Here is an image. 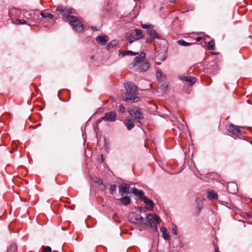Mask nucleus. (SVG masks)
<instances>
[{"mask_svg":"<svg viewBox=\"0 0 252 252\" xmlns=\"http://www.w3.org/2000/svg\"><path fill=\"white\" fill-rule=\"evenodd\" d=\"M125 87L126 92L123 96L124 100L131 103L138 102L140 100V98L137 96L138 93L137 87L134 83L131 82H127L125 85Z\"/></svg>","mask_w":252,"mask_h":252,"instance_id":"obj_1","label":"nucleus"},{"mask_svg":"<svg viewBox=\"0 0 252 252\" xmlns=\"http://www.w3.org/2000/svg\"><path fill=\"white\" fill-rule=\"evenodd\" d=\"M145 54L141 52L138 56L136 57L132 63L129 65L130 68L135 67L136 71L138 72H146L150 68V64L148 61H144Z\"/></svg>","mask_w":252,"mask_h":252,"instance_id":"obj_2","label":"nucleus"},{"mask_svg":"<svg viewBox=\"0 0 252 252\" xmlns=\"http://www.w3.org/2000/svg\"><path fill=\"white\" fill-rule=\"evenodd\" d=\"M72 10L71 9H68L66 13L64 14V18L67 20L74 30L78 32H81L84 29V26L77 17L70 16Z\"/></svg>","mask_w":252,"mask_h":252,"instance_id":"obj_3","label":"nucleus"},{"mask_svg":"<svg viewBox=\"0 0 252 252\" xmlns=\"http://www.w3.org/2000/svg\"><path fill=\"white\" fill-rule=\"evenodd\" d=\"M144 37V34L140 29H133L126 33L125 38L130 44L135 40H139Z\"/></svg>","mask_w":252,"mask_h":252,"instance_id":"obj_4","label":"nucleus"},{"mask_svg":"<svg viewBox=\"0 0 252 252\" xmlns=\"http://www.w3.org/2000/svg\"><path fill=\"white\" fill-rule=\"evenodd\" d=\"M145 220L146 222H144V224H148L150 228L154 229V231H158V227L155 223H159L160 219L157 215L148 214Z\"/></svg>","mask_w":252,"mask_h":252,"instance_id":"obj_5","label":"nucleus"},{"mask_svg":"<svg viewBox=\"0 0 252 252\" xmlns=\"http://www.w3.org/2000/svg\"><path fill=\"white\" fill-rule=\"evenodd\" d=\"M129 115L137 119H142L144 117L141 110L138 107L130 108L129 110Z\"/></svg>","mask_w":252,"mask_h":252,"instance_id":"obj_6","label":"nucleus"},{"mask_svg":"<svg viewBox=\"0 0 252 252\" xmlns=\"http://www.w3.org/2000/svg\"><path fill=\"white\" fill-rule=\"evenodd\" d=\"M18 12V10L16 8H12L9 10V15L10 17H13L14 16V14H16V12ZM12 22L14 24H23L26 23V21L25 20L22 19V20H18L16 19L14 20L13 18H11Z\"/></svg>","mask_w":252,"mask_h":252,"instance_id":"obj_7","label":"nucleus"},{"mask_svg":"<svg viewBox=\"0 0 252 252\" xmlns=\"http://www.w3.org/2000/svg\"><path fill=\"white\" fill-rule=\"evenodd\" d=\"M118 188L119 193L121 196H124L126 193L130 192L129 191L130 186L126 183H122Z\"/></svg>","mask_w":252,"mask_h":252,"instance_id":"obj_8","label":"nucleus"},{"mask_svg":"<svg viewBox=\"0 0 252 252\" xmlns=\"http://www.w3.org/2000/svg\"><path fill=\"white\" fill-rule=\"evenodd\" d=\"M116 114L113 111H111L105 113L104 117H102L101 119L106 121L114 122L116 120Z\"/></svg>","mask_w":252,"mask_h":252,"instance_id":"obj_9","label":"nucleus"},{"mask_svg":"<svg viewBox=\"0 0 252 252\" xmlns=\"http://www.w3.org/2000/svg\"><path fill=\"white\" fill-rule=\"evenodd\" d=\"M131 219H134L133 221L134 223H144L145 220L141 215L136 214V213H132L131 214Z\"/></svg>","mask_w":252,"mask_h":252,"instance_id":"obj_10","label":"nucleus"},{"mask_svg":"<svg viewBox=\"0 0 252 252\" xmlns=\"http://www.w3.org/2000/svg\"><path fill=\"white\" fill-rule=\"evenodd\" d=\"M144 203L146 204L145 207L147 210L152 211L154 209V204L153 201L147 197H144L143 198Z\"/></svg>","mask_w":252,"mask_h":252,"instance_id":"obj_11","label":"nucleus"},{"mask_svg":"<svg viewBox=\"0 0 252 252\" xmlns=\"http://www.w3.org/2000/svg\"><path fill=\"white\" fill-rule=\"evenodd\" d=\"M228 131L235 135L241 134V131L236 126L233 125H230L227 129Z\"/></svg>","mask_w":252,"mask_h":252,"instance_id":"obj_12","label":"nucleus"},{"mask_svg":"<svg viewBox=\"0 0 252 252\" xmlns=\"http://www.w3.org/2000/svg\"><path fill=\"white\" fill-rule=\"evenodd\" d=\"M96 40L98 43L104 45L109 40V37L107 35L98 36L96 37Z\"/></svg>","mask_w":252,"mask_h":252,"instance_id":"obj_13","label":"nucleus"},{"mask_svg":"<svg viewBox=\"0 0 252 252\" xmlns=\"http://www.w3.org/2000/svg\"><path fill=\"white\" fill-rule=\"evenodd\" d=\"M180 79L182 80L186 81V82H189L190 85H192L195 82L196 79L193 76H180Z\"/></svg>","mask_w":252,"mask_h":252,"instance_id":"obj_14","label":"nucleus"},{"mask_svg":"<svg viewBox=\"0 0 252 252\" xmlns=\"http://www.w3.org/2000/svg\"><path fill=\"white\" fill-rule=\"evenodd\" d=\"M227 189L229 192L232 194L235 193L237 190V186L235 183L229 184L227 187Z\"/></svg>","mask_w":252,"mask_h":252,"instance_id":"obj_15","label":"nucleus"},{"mask_svg":"<svg viewBox=\"0 0 252 252\" xmlns=\"http://www.w3.org/2000/svg\"><path fill=\"white\" fill-rule=\"evenodd\" d=\"M150 36L156 39H161L160 36L157 32L156 30L154 29H149L147 32Z\"/></svg>","mask_w":252,"mask_h":252,"instance_id":"obj_16","label":"nucleus"},{"mask_svg":"<svg viewBox=\"0 0 252 252\" xmlns=\"http://www.w3.org/2000/svg\"><path fill=\"white\" fill-rule=\"evenodd\" d=\"M123 197L120 199L121 203L125 206H127L131 202V198L127 196H123Z\"/></svg>","mask_w":252,"mask_h":252,"instance_id":"obj_17","label":"nucleus"},{"mask_svg":"<svg viewBox=\"0 0 252 252\" xmlns=\"http://www.w3.org/2000/svg\"><path fill=\"white\" fill-rule=\"evenodd\" d=\"M124 124L128 130H130L134 126L133 122L130 119H127L126 120H125Z\"/></svg>","mask_w":252,"mask_h":252,"instance_id":"obj_18","label":"nucleus"},{"mask_svg":"<svg viewBox=\"0 0 252 252\" xmlns=\"http://www.w3.org/2000/svg\"><path fill=\"white\" fill-rule=\"evenodd\" d=\"M138 54V52H134L132 51L126 50L120 52L119 55H121L122 57H124L126 55L135 56Z\"/></svg>","mask_w":252,"mask_h":252,"instance_id":"obj_19","label":"nucleus"},{"mask_svg":"<svg viewBox=\"0 0 252 252\" xmlns=\"http://www.w3.org/2000/svg\"><path fill=\"white\" fill-rule=\"evenodd\" d=\"M208 198H209V200H212L213 199L218 198V194L214 191L211 190L208 191Z\"/></svg>","mask_w":252,"mask_h":252,"instance_id":"obj_20","label":"nucleus"},{"mask_svg":"<svg viewBox=\"0 0 252 252\" xmlns=\"http://www.w3.org/2000/svg\"><path fill=\"white\" fill-rule=\"evenodd\" d=\"M40 15L42 17L48 18L50 19H51L54 17V16L52 14L47 12L46 11H42L40 13Z\"/></svg>","mask_w":252,"mask_h":252,"instance_id":"obj_21","label":"nucleus"},{"mask_svg":"<svg viewBox=\"0 0 252 252\" xmlns=\"http://www.w3.org/2000/svg\"><path fill=\"white\" fill-rule=\"evenodd\" d=\"M156 77L158 79L161 80L162 81L164 80L165 76L163 74L162 71L160 69H158L156 72Z\"/></svg>","mask_w":252,"mask_h":252,"instance_id":"obj_22","label":"nucleus"},{"mask_svg":"<svg viewBox=\"0 0 252 252\" xmlns=\"http://www.w3.org/2000/svg\"><path fill=\"white\" fill-rule=\"evenodd\" d=\"M119 44V41L117 40H112L111 42H110L107 45L108 49L110 48H113L116 46H117Z\"/></svg>","mask_w":252,"mask_h":252,"instance_id":"obj_23","label":"nucleus"},{"mask_svg":"<svg viewBox=\"0 0 252 252\" xmlns=\"http://www.w3.org/2000/svg\"><path fill=\"white\" fill-rule=\"evenodd\" d=\"M69 8H66L63 7V6H59L57 8L56 10L59 11L61 13H63V16H64V14L65 13H66L67 10Z\"/></svg>","mask_w":252,"mask_h":252,"instance_id":"obj_24","label":"nucleus"},{"mask_svg":"<svg viewBox=\"0 0 252 252\" xmlns=\"http://www.w3.org/2000/svg\"><path fill=\"white\" fill-rule=\"evenodd\" d=\"M178 43L181 46H188L192 44L191 43L187 42L183 39L179 40Z\"/></svg>","mask_w":252,"mask_h":252,"instance_id":"obj_25","label":"nucleus"},{"mask_svg":"<svg viewBox=\"0 0 252 252\" xmlns=\"http://www.w3.org/2000/svg\"><path fill=\"white\" fill-rule=\"evenodd\" d=\"M137 195H138L139 198L142 201H143V198H144V197H146L145 196H144V192L142 190H139L137 193Z\"/></svg>","mask_w":252,"mask_h":252,"instance_id":"obj_26","label":"nucleus"},{"mask_svg":"<svg viewBox=\"0 0 252 252\" xmlns=\"http://www.w3.org/2000/svg\"><path fill=\"white\" fill-rule=\"evenodd\" d=\"M116 189H117V186L116 185H115L114 184L111 185L110 186V188H109V190L110 191V193L111 194H113L116 191Z\"/></svg>","mask_w":252,"mask_h":252,"instance_id":"obj_27","label":"nucleus"},{"mask_svg":"<svg viewBox=\"0 0 252 252\" xmlns=\"http://www.w3.org/2000/svg\"><path fill=\"white\" fill-rule=\"evenodd\" d=\"M141 26L143 29H150L154 28V26L150 24H142Z\"/></svg>","mask_w":252,"mask_h":252,"instance_id":"obj_28","label":"nucleus"},{"mask_svg":"<svg viewBox=\"0 0 252 252\" xmlns=\"http://www.w3.org/2000/svg\"><path fill=\"white\" fill-rule=\"evenodd\" d=\"M207 48L209 50H213L214 49V44L211 42H208L207 44Z\"/></svg>","mask_w":252,"mask_h":252,"instance_id":"obj_29","label":"nucleus"},{"mask_svg":"<svg viewBox=\"0 0 252 252\" xmlns=\"http://www.w3.org/2000/svg\"><path fill=\"white\" fill-rule=\"evenodd\" d=\"M204 200H205V198H203V199H200V200L199 198H197V202L198 203V205L197 206V208H198L199 211H200L201 210V207H202V205H200V204H199V202L200 201L201 202Z\"/></svg>","mask_w":252,"mask_h":252,"instance_id":"obj_30","label":"nucleus"},{"mask_svg":"<svg viewBox=\"0 0 252 252\" xmlns=\"http://www.w3.org/2000/svg\"><path fill=\"white\" fill-rule=\"evenodd\" d=\"M162 237L165 240H169L170 239V236L168 235L167 232H165L162 234Z\"/></svg>","mask_w":252,"mask_h":252,"instance_id":"obj_31","label":"nucleus"},{"mask_svg":"<svg viewBox=\"0 0 252 252\" xmlns=\"http://www.w3.org/2000/svg\"><path fill=\"white\" fill-rule=\"evenodd\" d=\"M154 39H155L149 36V37L146 39V42L147 43H150L152 42H153L154 40Z\"/></svg>","mask_w":252,"mask_h":252,"instance_id":"obj_32","label":"nucleus"},{"mask_svg":"<svg viewBox=\"0 0 252 252\" xmlns=\"http://www.w3.org/2000/svg\"><path fill=\"white\" fill-rule=\"evenodd\" d=\"M43 252H51V248L49 246L44 247Z\"/></svg>","mask_w":252,"mask_h":252,"instance_id":"obj_33","label":"nucleus"},{"mask_svg":"<svg viewBox=\"0 0 252 252\" xmlns=\"http://www.w3.org/2000/svg\"><path fill=\"white\" fill-rule=\"evenodd\" d=\"M95 182L99 185H102L103 184V181L100 178H97Z\"/></svg>","mask_w":252,"mask_h":252,"instance_id":"obj_34","label":"nucleus"},{"mask_svg":"<svg viewBox=\"0 0 252 252\" xmlns=\"http://www.w3.org/2000/svg\"><path fill=\"white\" fill-rule=\"evenodd\" d=\"M119 111L120 112H121L122 113H124L125 111V108L123 105H120Z\"/></svg>","mask_w":252,"mask_h":252,"instance_id":"obj_35","label":"nucleus"},{"mask_svg":"<svg viewBox=\"0 0 252 252\" xmlns=\"http://www.w3.org/2000/svg\"><path fill=\"white\" fill-rule=\"evenodd\" d=\"M172 232L174 235H177V234H178L177 228L176 227L173 228L172 229Z\"/></svg>","mask_w":252,"mask_h":252,"instance_id":"obj_36","label":"nucleus"},{"mask_svg":"<svg viewBox=\"0 0 252 252\" xmlns=\"http://www.w3.org/2000/svg\"><path fill=\"white\" fill-rule=\"evenodd\" d=\"M160 230L161 232H162V234L165 232H167V229L165 227H161L160 228Z\"/></svg>","mask_w":252,"mask_h":252,"instance_id":"obj_37","label":"nucleus"},{"mask_svg":"<svg viewBox=\"0 0 252 252\" xmlns=\"http://www.w3.org/2000/svg\"><path fill=\"white\" fill-rule=\"evenodd\" d=\"M11 249H14V252H15L17 250V247L15 246V245L14 246L11 245L8 250V252H9Z\"/></svg>","mask_w":252,"mask_h":252,"instance_id":"obj_38","label":"nucleus"},{"mask_svg":"<svg viewBox=\"0 0 252 252\" xmlns=\"http://www.w3.org/2000/svg\"><path fill=\"white\" fill-rule=\"evenodd\" d=\"M138 190V189L134 188L132 189L131 192L134 194H137Z\"/></svg>","mask_w":252,"mask_h":252,"instance_id":"obj_39","label":"nucleus"},{"mask_svg":"<svg viewBox=\"0 0 252 252\" xmlns=\"http://www.w3.org/2000/svg\"><path fill=\"white\" fill-rule=\"evenodd\" d=\"M167 87H168V85H167L166 83H163V84L161 86V87H161V88L162 89H166V88H167Z\"/></svg>","mask_w":252,"mask_h":252,"instance_id":"obj_40","label":"nucleus"},{"mask_svg":"<svg viewBox=\"0 0 252 252\" xmlns=\"http://www.w3.org/2000/svg\"><path fill=\"white\" fill-rule=\"evenodd\" d=\"M137 209H138L139 211H143V210L144 211H146V210H147V209H146V207H145V208H143V207H139V206H138V207H137Z\"/></svg>","mask_w":252,"mask_h":252,"instance_id":"obj_41","label":"nucleus"},{"mask_svg":"<svg viewBox=\"0 0 252 252\" xmlns=\"http://www.w3.org/2000/svg\"><path fill=\"white\" fill-rule=\"evenodd\" d=\"M202 39V37H200V36L197 37L196 38V41H201Z\"/></svg>","mask_w":252,"mask_h":252,"instance_id":"obj_42","label":"nucleus"},{"mask_svg":"<svg viewBox=\"0 0 252 252\" xmlns=\"http://www.w3.org/2000/svg\"><path fill=\"white\" fill-rule=\"evenodd\" d=\"M215 249V252H219L218 247H216Z\"/></svg>","mask_w":252,"mask_h":252,"instance_id":"obj_43","label":"nucleus"},{"mask_svg":"<svg viewBox=\"0 0 252 252\" xmlns=\"http://www.w3.org/2000/svg\"><path fill=\"white\" fill-rule=\"evenodd\" d=\"M92 29L93 30H96V28H94V27H92Z\"/></svg>","mask_w":252,"mask_h":252,"instance_id":"obj_44","label":"nucleus"},{"mask_svg":"<svg viewBox=\"0 0 252 252\" xmlns=\"http://www.w3.org/2000/svg\"><path fill=\"white\" fill-rule=\"evenodd\" d=\"M93 58H94V56H92L91 57V59H93Z\"/></svg>","mask_w":252,"mask_h":252,"instance_id":"obj_45","label":"nucleus"},{"mask_svg":"<svg viewBox=\"0 0 252 252\" xmlns=\"http://www.w3.org/2000/svg\"><path fill=\"white\" fill-rule=\"evenodd\" d=\"M250 143L252 144V140L250 142Z\"/></svg>","mask_w":252,"mask_h":252,"instance_id":"obj_46","label":"nucleus"}]
</instances>
